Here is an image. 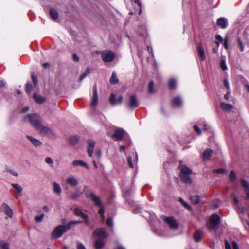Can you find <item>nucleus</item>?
<instances>
[{
	"mask_svg": "<svg viewBox=\"0 0 249 249\" xmlns=\"http://www.w3.org/2000/svg\"><path fill=\"white\" fill-rule=\"evenodd\" d=\"M1 209L7 216L10 218L12 217L13 215V210L7 204L3 203L1 205Z\"/></svg>",
	"mask_w": 249,
	"mask_h": 249,
	"instance_id": "nucleus-10",
	"label": "nucleus"
},
{
	"mask_svg": "<svg viewBox=\"0 0 249 249\" xmlns=\"http://www.w3.org/2000/svg\"><path fill=\"white\" fill-rule=\"evenodd\" d=\"M224 82L225 86L226 87V88L227 89H229L230 85H229V82H228V80L227 79H224Z\"/></svg>",
	"mask_w": 249,
	"mask_h": 249,
	"instance_id": "nucleus-63",
	"label": "nucleus"
},
{
	"mask_svg": "<svg viewBox=\"0 0 249 249\" xmlns=\"http://www.w3.org/2000/svg\"><path fill=\"white\" fill-rule=\"evenodd\" d=\"M179 201L187 209L190 210L192 209L191 207L189 205H188L187 203H186L181 198H179Z\"/></svg>",
	"mask_w": 249,
	"mask_h": 249,
	"instance_id": "nucleus-42",
	"label": "nucleus"
},
{
	"mask_svg": "<svg viewBox=\"0 0 249 249\" xmlns=\"http://www.w3.org/2000/svg\"><path fill=\"white\" fill-rule=\"evenodd\" d=\"M44 217V214L42 213L41 215H40L39 216H35L34 219L36 222L40 223L43 221Z\"/></svg>",
	"mask_w": 249,
	"mask_h": 249,
	"instance_id": "nucleus-43",
	"label": "nucleus"
},
{
	"mask_svg": "<svg viewBox=\"0 0 249 249\" xmlns=\"http://www.w3.org/2000/svg\"><path fill=\"white\" fill-rule=\"evenodd\" d=\"M49 13L51 18L53 20H55L57 19L58 17V13L55 9L53 8H51L49 11Z\"/></svg>",
	"mask_w": 249,
	"mask_h": 249,
	"instance_id": "nucleus-30",
	"label": "nucleus"
},
{
	"mask_svg": "<svg viewBox=\"0 0 249 249\" xmlns=\"http://www.w3.org/2000/svg\"><path fill=\"white\" fill-rule=\"evenodd\" d=\"M125 133L126 132L124 130L119 128L115 130L112 136L115 140L117 141H121L123 139Z\"/></svg>",
	"mask_w": 249,
	"mask_h": 249,
	"instance_id": "nucleus-9",
	"label": "nucleus"
},
{
	"mask_svg": "<svg viewBox=\"0 0 249 249\" xmlns=\"http://www.w3.org/2000/svg\"><path fill=\"white\" fill-rule=\"evenodd\" d=\"M83 192L87 198H89L91 196L94 194L89 189V187L86 185L84 186Z\"/></svg>",
	"mask_w": 249,
	"mask_h": 249,
	"instance_id": "nucleus-21",
	"label": "nucleus"
},
{
	"mask_svg": "<svg viewBox=\"0 0 249 249\" xmlns=\"http://www.w3.org/2000/svg\"><path fill=\"white\" fill-rule=\"evenodd\" d=\"M94 236L98 237L101 239H104L107 237V234L106 232V230L104 228H100L96 230L94 233Z\"/></svg>",
	"mask_w": 249,
	"mask_h": 249,
	"instance_id": "nucleus-11",
	"label": "nucleus"
},
{
	"mask_svg": "<svg viewBox=\"0 0 249 249\" xmlns=\"http://www.w3.org/2000/svg\"><path fill=\"white\" fill-rule=\"evenodd\" d=\"M87 142L88 144L87 147V152L88 155L90 157H91L93 155L95 143L93 140H88Z\"/></svg>",
	"mask_w": 249,
	"mask_h": 249,
	"instance_id": "nucleus-13",
	"label": "nucleus"
},
{
	"mask_svg": "<svg viewBox=\"0 0 249 249\" xmlns=\"http://www.w3.org/2000/svg\"><path fill=\"white\" fill-rule=\"evenodd\" d=\"M224 46L226 49L228 48V40L227 37H226L224 40Z\"/></svg>",
	"mask_w": 249,
	"mask_h": 249,
	"instance_id": "nucleus-58",
	"label": "nucleus"
},
{
	"mask_svg": "<svg viewBox=\"0 0 249 249\" xmlns=\"http://www.w3.org/2000/svg\"><path fill=\"white\" fill-rule=\"evenodd\" d=\"M194 128L195 130L197 133L198 135L201 133V129L199 128V127L197 125H195L194 126Z\"/></svg>",
	"mask_w": 249,
	"mask_h": 249,
	"instance_id": "nucleus-55",
	"label": "nucleus"
},
{
	"mask_svg": "<svg viewBox=\"0 0 249 249\" xmlns=\"http://www.w3.org/2000/svg\"><path fill=\"white\" fill-rule=\"evenodd\" d=\"M106 223L108 226L112 227L113 226V222L112 218H108L106 221Z\"/></svg>",
	"mask_w": 249,
	"mask_h": 249,
	"instance_id": "nucleus-48",
	"label": "nucleus"
},
{
	"mask_svg": "<svg viewBox=\"0 0 249 249\" xmlns=\"http://www.w3.org/2000/svg\"><path fill=\"white\" fill-rule=\"evenodd\" d=\"M0 249H10L9 243L3 240H0Z\"/></svg>",
	"mask_w": 249,
	"mask_h": 249,
	"instance_id": "nucleus-34",
	"label": "nucleus"
},
{
	"mask_svg": "<svg viewBox=\"0 0 249 249\" xmlns=\"http://www.w3.org/2000/svg\"><path fill=\"white\" fill-rule=\"evenodd\" d=\"M236 176L233 171H231L229 174V178L231 181H233L236 179Z\"/></svg>",
	"mask_w": 249,
	"mask_h": 249,
	"instance_id": "nucleus-44",
	"label": "nucleus"
},
{
	"mask_svg": "<svg viewBox=\"0 0 249 249\" xmlns=\"http://www.w3.org/2000/svg\"><path fill=\"white\" fill-rule=\"evenodd\" d=\"M89 72L90 69L88 68L87 69L86 71L80 76L79 81H82L89 73Z\"/></svg>",
	"mask_w": 249,
	"mask_h": 249,
	"instance_id": "nucleus-41",
	"label": "nucleus"
},
{
	"mask_svg": "<svg viewBox=\"0 0 249 249\" xmlns=\"http://www.w3.org/2000/svg\"><path fill=\"white\" fill-rule=\"evenodd\" d=\"M122 101V96H119L118 98H116V95L114 93H111L109 98V103L112 106L120 105Z\"/></svg>",
	"mask_w": 249,
	"mask_h": 249,
	"instance_id": "nucleus-8",
	"label": "nucleus"
},
{
	"mask_svg": "<svg viewBox=\"0 0 249 249\" xmlns=\"http://www.w3.org/2000/svg\"><path fill=\"white\" fill-rule=\"evenodd\" d=\"M33 98L35 101L38 104L43 103L45 100L44 97L35 93L34 94Z\"/></svg>",
	"mask_w": 249,
	"mask_h": 249,
	"instance_id": "nucleus-29",
	"label": "nucleus"
},
{
	"mask_svg": "<svg viewBox=\"0 0 249 249\" xmlns=\"http://www.w3.org/2000/svg\"><path fill=\"white\" fill-rule=\"evenodd\" d=\"M220 222V217L218 215L216 214L212 215L210 218L208 226L209 229L213 230L217 229Z\"/></svg>",
	"mask_w": 249,
	"mask_h": 249,
	"instance_id": "nucleus-3",
	"label": "nucleus"
},
{
	"mask_svg": "<svg viewBox=\"0 0 249 249\" xmlns=\"http://www.w3.org/2000/svg\"><path fill=\"white\" fill-rule=\"evenodd\" d=\"M27 138L30 141V142L32 143L33 145H34L36 147H38L42 145V142L38 139H36V138L29 136L27 135Z\"/></svg>",
	"mask_w": 249,
	"mask_h": 249,
	"instance_id": "nucleus-16",
	"label": "nucleus"
},
{
	"mask_svg": "<svg viewBox=\"0 0 249 249\" xmlns=\"http://www.w3.org/2000/svg\"><path fill=\"white\" fill-rule=\"evenodd\" d=\"M32 77L33 83L35 85H36L37 83V78L36 76H35L34 75H32Z\"/></svg>",
	"mask_w": 249,
	"mask_h": 249,
	"instance_id": "nucleus-61",
	"label": "nucleus"
},
{
	"mask_svg": "<svg viewBox=\"0 0 249 249\" xmlns=\"http://www.w3.org/2000/svg\"><path fill=\"white\" fill-rule=\"evenodd\" d=\"M190 175L191 174H180V178L183 182L190 184L192 182V179L190 176Z\"/></svg>",
	"mask_w": 249,
	"mask_h": 249,
	"instance_id": "nucleus-24",
	"label": "nucleus"
},
{
	"mask_svg": "<svg viewBox=\"0 0 249 249\" xmlns=\"http://www.w3.org/2000/svg\"><path fill=\"white\" fill-rule=\"evenodd\" d=\"M220 66L223 71L227 70V67L226 64V60L225 57H223L220 63Z\"/></svg>",
	"mask_w": 249,
	"mask_h": 249,
	"instance_id": "nucleus-39",
	"label": "nucleus"
},
{
	"mask_svg": "<svg viewBox=\"0 0 249 249\" xmlns=\"http://www.w3.org/2000/svg\"><path fill=\"white\" fill-rule=\"evenodd\" d=\"M68 230L66 226L59 225L52 232V238L54 239L60 238Z\"/></svg>",
	"mask_w": 249,
	"mask_h": 249,
	"instance_id": "nucleus-2",
	"label": "nucleus"
},
{
	"mask_svg": "<svg viewBox=\"0 0 249 249\" xmlns=\"http://www.w3.org/2000/svg\"><path fill=\"white\" fill-rule=\"evenodd\" d=\"M242 186L246 190V191L249 190V184L244 179L241 180Z\"/></svg>",
	"mask_w": 249,
	"mask_h": 249,
	"instance_id": "nucleus-40",
	"label": "nucleus"
},
{
	"mask_svg": "<svg viewBox=\"0 0 249 249\" xmlns=\"http://www.w3.org/2000/svg\"><path fill=\"white\" fill-rule=\"evenodd\" d=\"M220 107L221 108L225 111H231L233 108V105L224 102L221 103Z\"/></svg>",
	"mask_w": 249,
	"mask_h": 249,
	"instance_id": "nucleus-20",
	"label": "nucleus"
},
{
	"mask_svg": "<svg viewBox=\"0 0 249 249\" xmlns=\"http://www.w3.org/2000/svg\"><path fill=\"white\" fill-rule=\"evenodd\" d=\"M45 160L46 163L47 164H52L53 163V160L50 157H46L45 158Z\"/></svg>",
	"mask_w": 249,
	"mask_h": 249,
	"instance_id": "nucleus-53",
	"label": "nucleus"
},
{
	"mask_svg": "<svg viewBox=\"0 0 249 249\" xmlns=\"http://www.w3.org/2000/svg\"><path fill=\"white\" fill-rule=\"evenodd\" d=\"M180 174H191L192 171L190 169L188 168L185 165H181L180 167Z\"/></svg>",
	"mask_w": 249,
	"mask_h": 249,
	"instance_id": "nucleus-31",
	"label": "nucleus"
},
{
	"mask_svg": "<svg viewBox=\"0 0 249 249\" xmlns=\"http://www.w3.org/2000/svg\"><path fill=\"white\" fill-rule=\"evenodd\" d=\"M232 247L233 249H239L237 243L235 241L232 242Z\"/></svg>",
	"mask_w": 249,
	"mask_h": 249,
	"instance_id": "nucleus-59",
	"label": "nucleus"
},
{
	"mask_svg": "<svg viewBox=\"0 0 249 249\" xmlns=\"http://www.w3.org/2000/svg\"><path fill=\"white\" fill-rule=\"evenodd\" d=\"M36 130H37L40 133L43 135L50 136L52 134V130L48 127L43 125V124H42L40 125V127L37 128Z\"/></svg>",
	"mask_w": 249,
	"mask_h": 249,
	"instance_id": "nucleus-12",
	"label": "nucleus"
},
{
	"mask_svg": "<svg viewBox=\"0 0 249 249\" xmlns=\"http://www.w3.org/2000/svg\"><path fill=\"white\" fill-rule=\"evenodd\" d=\"M217 23L218 25L220 26L222 28L224 29L227 26L228 21L226 18H221L217 20Z\"/></svg>",
	"mask_w": 249,
	"mask_h": 249,
	"instance_id": "nucleus-25",
	"label": "nucleus"
},
{
	"mask_svg": "<svg viewBox=\"0 0 249 249\" xmlns=\"http://www.w3.org/2000/svg\"><path fill=\"white\" fill-rule=\"evenodd\" d=\"M225 246L226 249H231V245L227 240L225 241Z\"/></svg>",
	"mask_w": 249,
	"mask_h": 249,
	"instance_id": "nucleus-56",
	"label": "nucleus"
},
{
	"mask_svg": "<svg viewBox=\"0 0 249 249\" xmlns=\"http://www.w3.org/2000/svg\"><path fill=\"white\" fill-rule=\"evenodd\" d=\"M176 80L174 78H171L169 82V87L171 89H174L176 87Z\"/></svg>",
	"mask_w": 249,
	"mask_h": 249,
	"instance_id": "nucleus-38",
	"label": "nucleus"
},
{
	"mask_svg": "<svg viewBox=\"0 0 249 249\" xmlns=\"http://www.w3.org/2000/svg\"><path fill=\"white\" fill-rule=\"evenodd\" d=\"M172 104L174 106L179 107L182 105V100L180 97L177 96L172 100Z\"/></svg>",
	"mask_w": 249,
	"mask_h": 249,
	"instance_id": "nucleus-26",
	"label": "nucleus"
},
{
	"mask_svg": "<svg viewBox=\"0 0 249 249\" xmlns=\"http://www.w3.org/2000/svg\"><path fill=\"white\" fill-rule=\"evenodd\" d=\"M245 86L246 87V89L249 92V83L248 81L245 82Z\"/></svg>",
	"mask_w": 249,
	"mask_h": 249,
	"instance_id": "nucleus-64",
	"label": "nucleus"
},
{
	"mask_svg": "<svg viewBox=\"0 0 249 249\" xmlns=\"http://www.w3.org/2000/svg\"><path fill=\"white\" fill-rule=\"evenodd\" d=\"M202 232L200 230H197L194 235V240L196 242H199L202 238Z\"/></svg>",
	"mask_w": 249,
	"mask_h": 249,
	"instance_id": "nucleus-33",
	"label": "nucleus"
},
{
	"mask_svg": "<svg viewBox=\"0 0 249 249\" xmlns=\"http://www.w3.org/2000/svg\"><path fill=\"white\" fill-rule=\"evenodd\" d=\"M102 60L104 62H109L112 61L115 58L114 53L109 50L104 51L102 53Z\"/></svg>",
	"mask_w": 249,
	"mask_h": 249,
	"instance_id": "nucleus-4",
	"label": "nucleus"
},
{
	"mask_svg": "<svg viewBox=\"0 0 249 249\" xmlns=\"http://www.w3.org/2000/svg\"><path fill=\"white\" fill-rule=\"evenodd\" d=\"M139 105V101L137 97L134 95H130L128 103V107L130 109H134L137 107Z\"/></svg>",
	"mask_w": 249,
	"mask_h": 249,
	"instance_id": "nucleus-7",
	"label": "nucleus"
},
{
	"mask_svg": "<svg viewBox=\"0 0 249 249\" xmlns=\"http://www.w3.org/2000/svg\"><path fill=\"white\" fill-rule=\"evenodd\" d=\"M98 101V94H97V89L96 86L95 85L93 87V97L92 99V101L91 102V105L92 107H95L97 105Z\"/></svg>",
	"mask_w": 249,
	"mask_h": 249,
	"instance_id": "nucleus-15",
	"label": "nucleus"
},
{
	"mask_svg": "<svg viewBox=\"0 0 249 249\" xmlns=\"http://www.w3.org/2000/svg\"><path fill=\"white\" fill-rule=\"evenodd\" d=\"M154 85V83L153 81H151L149 84L148 91L150 93H153L154 92V88H153Z\"/></svg>",
	"mask_w": 249,
	"mask_h": 249,
	"instance_id": "nucleus-46",
	"label": "nucleus"
},
{
	"mask_svg": "<svg viewBox=\"0 0 249 249\" xmlns=\"http://www.w3.org/2000/svg\"><path fill=\"white\" fill-rule=\"evenodd\" d=\"M66 183L71 187H75L78 185V180L73 176L69 177L66 180Z\"/></svg>",
	"mask_w": 249,
	"mask_h": 249,
	"instance_id": "nucleus-14",
	"label": "nucleus"
},
{
	"mask_svg": "<svg viewBox=\"0 0 249 249\" xmlns=\"http://www.w3.org/2000/svg\"><path fill=\"white\" fill-rule=\"evenodd\" d=\"M198 53L202 61L205 59V54L204 50L201 44L199 43L197 47Z\"/></svg>",
	"mask_w": 249,
	"mask_h": 249,
	"instance_id": "nucleus-19",
	"label": "nucleus"
},
{
	"mask_svg": "<svg viewBox=\"0 0 249 249\" xmlns=\"http://www.w3.org/2000/svg\"><path fill=\"white\" fill-rule=\"evenodd\" d=\"M213 172L218 174H221L226 172V170L223 168H219L217 169H214Z\"/></svg>",
	"mask_w": 249,
	"mask_h": 249,
	"instance_id": "nucleus-51",
	"label": "nucleus"
},
{
	"mask_svg": "<svg viewBox=\"0 0 249 249\" xmlns=\"http://www.w3.org/2000/svg\"><path fill=\"white\" fill-rule=\"evenodd\" d=\"M11 185L18 193L19 194H21L23 189L20 185L17 183H12Z\"/></svg>",
	"mask_w": 249,
	"mask_h": 249,
	"instance_id": "nucleus-35",
	"label": "nucleus"
},
{
	"mask_svg": "<svg viewBox=\"0 0 249 249\" xmlns=\"http://www.w3.org/2000/svg\"><path fill=\"white\" fill-rule=\"evenodd\" d=\"M162 219L170 227V229H176L178 228V224L174 217L163 216Z\"/></svg>",
	"mask_w": 249,
	"mask_h": 249,
	"instance_id": "nucleus-5",
	"label": "nucleus"
},
{
	"mask_svg": "<svg viewBox=\"0 0 249 249\" xmlns=\"http://www.w3.org/2000/svg\"><path fill=\"white\" fill-rule=\"evenodd\" d=\"M105 244L104 239L98 238L96 240L95 246L96 249H101Z\"/></svg>",
	"mask_w": 249,
	"mask_h": 249,
	"instance_id": "nucleus-27",
	"label": "nucleus"
},
{
	"mask_svg": "<svg viewBox=\"0 0 249 249\" xmlns=\"http://www.w3.org/2000/svg\"><path fill=\"white\" fill-rule=\"evenodd\" d=\"M81 193L79 192H76L71 195V198L73 199L80 197Z\"/></svg>",
	"mask_w": 249,
	"mask_h": 249,
	"instance_id": "nucleus-47",
	"label": "nucleus"
},
{
	"mask_svg": "<svg viewBox=\"0 0 249 249\" xmlns=\"http://www.w3.org/2000/svg\"><path fill=\"white\" fill-rule=\"evenodd\" d=\"M127 162H128V165H129V166L130 168H133L134 167V166H133V164L132 163V158L130 156H128L127 157Z\"/></svg>",
	"mask_w": 249,
	"mask_h": 249,
	"instance_id": "nucleus-52",
	"label": "nucleus"
},
{
	"mask_svg": "<svg viewBox=\"0 0 249 249\" xmlns=\"http://www.w3.org/2000/svg\"><path fill=\"white\" fill-rule=\"evenodd\" d=\"M53 190L54 193L57 195H60L61 193V188L60 185L57 182H54L53 183Z\"/></svg>",
	"mask_w": 249,
	"mask_h": 249,
	"instance_id": "nucleus-23",
	"label": "nucleus"
},
{
	"mask_svg": "<svg viewBox=\"0 0 249 249\" xmlns=\"http://www.w3.org/2000/svg\"><path fill=\"white\" fill-rule=\"evenodd\" d=\"M215 38H216V40H217L218 41H219L220 42L223 41V38L219 35H216Z\"/></svg>",
	"mask_w": 249,
	"mask_h": 249,
	"instance_id": "nucleus-62",
	"label": "nucleus"
},
{
	"mask_svg": "<svg viewBox=\"0 0 249 249\" xmlns=\"http://www.w3.org/2000/svg\"><path fill=\"white\" fill-rule=\"evenodd\" d=\"M73 213L76 216L82 217L84 220L85 223L87 225H89L88 215L87 214L84 213L80 208L78 207L74 208Z\"/></svg>",
	"mask_w": 249,
	"mask_h": 249,
	"instance_id": "nucleus-6",
	"label": "nucleus"
},
{
	"mask_svg": "<svg viewBox=\"0 0 249 249\" xmlns=\"http://www.w3.org/2000/svg\"><path fill=\"white\" fill-rule=\"evenodd\" d=\"M100 208L99 210V214L100 215V217L102 218V219H104V208L102 207V206L101 207H100Z\"/></svg>",
	"mask_w": 249,
	"mask_h": 249,
	"instance_id": "nucleus-49",
	"label": "nucleus"
},
{
	"mask_svg": "<svg viewBox=\"0 0 249 249\" xmlns=\"http://www.w3.org/2000/svg\"><path fill=\"white\" fill-rule=\"evenodd\" d=\"M6 170L14 176L17 177L18 176V173L11 168H6Z\"/></svg>",
	"mask_w": 249,
	"mask_h": 249,
	"instance_id": "nucleus-45",
	"label": "nucleus"
},
{
	"mask_svg": "<svg viewBox=\"0 0 249 249\" xmlns=\"http://www.w3.org/2000/svg\"><path fill=\"white\" fill-rule=\"evenodd\" d=\"M118 81V77L115 72H113L110 79V82L111 84H115Z\"/></svg>",
	"mask_w": 249,
	"mask_h": 249,
	"instance_id": "nucleus-36",
	"label": "nucleus"
},
{
	"mask_svg": "<svg viewBox=\"0 0 249 249\" xmlns=\"http://www.w3.org/2000/svg\"><path fill=\"white\" fill-rule=\"evenodd\" d=\"M6 85V83L5 81L0 80V88L4 87Z\"/></svg>",
	"mask_w": 249,
	"mask_h": 249,
	"instance_id": "nucleus-60",
	"label": "nucleus"
},
{
	"mask_svg": "<svg viewBox=\"0 0 249 249\" xmlns=\"http://www.w3.org/2000/svg\"><path fill=\"white\" fill-rule=\"evenodd\" d=\"M25 122H29L31 125L36 129L39 128L42 124V120L39 115L36 114H30L23 118Z\"/></svg>",
	"mask_w": 249,
	"mask_h": 249,
	"instance_id": "nucleus-1",
	"label": "nucleus"
},
{
	"mask_svg": "<svg viewBox=\"0 0 249 249\" xmlns=\"http://www.w3.org/2000/svg\"><path fill=\"white\" fill-rule=\"evenodd\" d=\"M72 59L75 62H78L79 61V57L75 53L72 55Z\"/></svg>",
	"mask_w": 249,
	"mask_h": 249,
	"instance_id": "nucleus-57",
	"label": "nucleus"
},
{
	"mask_svg": "<svg viewBox=\"0 0 249 249\" xmlns=\"http://www.w3.org/2000/svg\"><path fill=\"white\" fill-rule=\"evenodd\" d=\"M81 223L82 222L81 221H72L70 222L66 226L67 229L69 230L73 227L74 225Z\"/></svg>",
	"mask_w": 249,
	"mask_h": 249,
	"instance_id": "nucleus-37",
	"label": "nucleus"
},
{
	"mask_svg": "<svg viewBox=\"0 0 249 249\" xmlns=\"http://www.w3.org/2000/svg\"><path fill=\"white\" fill-rule=\"evenodd\" d=\"M68 141L70 144L74 145L78 143L79 138L76 135L72 136L69 138Z\"/></svg>",
	"mask_w": 249,
	"mask_h": 249,
	"instance_id": "nucleus-28",
	"label": "nucleus"
},
{
	"mask_svg": "<svg viewBox=\"0 0 249 249\" xmlns=\"http://www.w3.org/2000/svg\"><path fill=\"white\" fill-rule=\"evenodd\" d=\"M77 249H86L85 246L81 243L78 242L77 244Z\"/></svg>",
	"mask_w": 249,
	"mask_h": 249,
	"instance_id": "nucleus-54",
	"label": "nucleus"
},
{
	"mask_svg": "<svg viewBox=\"0 0 249 249\" xmlns=\"http://www.w3.org/2000/svg\"><path fill=\"white\" fill-rule=\"evenodd\" d=\"M190 199L194 204H198L200 201V197L199 195L196 194L191 196Z\"/></svg>",
	"mask_w": 249,
	"mask_h": 249,
	"instance_id": "nucleus-32",
	"label": "nucleus"
},
{
	"mask_svg": "<svg viewBox=\"0 0 249 249\" xmlns=\"http://www.w3.org/2000/svg\"><path fill=\"white\" fill-rule=\"evenodd\" d=\"M213 153V150L208 148L206 149L203 153L202 157L204 160H208L211 157Z\"/></svg>",
	"mask_w": 249,
	"mask_h": 249,
	"instance_id": "nucleus-22",
	"label": "nucleus"
},
{
	"mask_svg": "<svg viewBox=\"0 0 249 249\" xmlns=\"http://www.w3.org/2000/svg\"><path fill=\"white\" fill-rule=\"evenodd\" d=\"M71 164L74 167L79 166L84 167L87 169L89 168L88 165L86 162L81 160H74L72 161Z\"/></svg>",
	"mask_w": 249,
	"mask_h": 249,
	"instance_id": "nucleus-17",
	"label": "nucleus"
},
{
	"mask_svg": "<svg viewBox=\"0 0 249 249\" xmlns=\"http://www.w3.org/2000/svg\"><path fill=\"white\" fill-rule=\"evenodd\" d=\"M32 86L31 84L30 83H27L26 85V91L28 93H30L31 90H32Z\"/></svg>",
	"mask_w": 249,
	"mask_h": 249,
	"instance_id": "nucleus-50",
	"label": "nucleus"
},
{
	"mask_svg": "<svg viewBox=\"0 0 249 249\" xmlns=\"http://www.w3.org/2000/svg\"><path fill=\"white\" fill-rule=\"evenodd\" d=\"M89 199L96 206L98 207H101L102 206V202L100 197L96 196L94 194L91 196Z\"/></svg>",
	"mask_w": 249,
	"mask_h": 249,
	"instance_id": "nucleus-18",
	"label": "nucleus"
}]
</instances>
